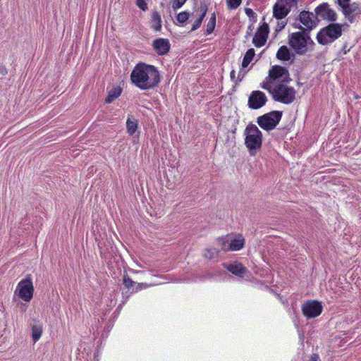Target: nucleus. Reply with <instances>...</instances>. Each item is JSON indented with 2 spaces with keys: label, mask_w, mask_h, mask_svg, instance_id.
I'll list each match as a JSON object with an SVG mask.
<instances>
[{
  "label": "nucleus",
  "mask_w": 361,
  "mask_h": 361,
  "mask_svg": "<svg viewBox=\"0 0 361 361\" xmlns=\"http://www.w3.org/2000/svg\"><path fill=\"white\" fill-rule=\"evenodd\" d=\"M289 6L284 5L278 1L273 6V16L276 19L286 18L290 11Z\"/></svg>",
  "instance_id": "nucleus-15"
},
{
  "label": "nucleus",
  "mask_w": 361,
  "mask_h": 361,
  "mask_svg": "<svg viewBox=\"0 0 361 361\" xmlns=\"http://www.w3.org/2000/svg\"><path fill=\"white\" fill-rule=\"evenodd\" d=\"M290 80L288 69L281 66H274L269 71V76L263 85L275 86L276 84L288 83Z\"/></svg>",
  "instance_id": "nucleus-6"
},
{
  "label": "nucleus",
  "mask_w": 361,
  "mask_h": 361,
  "mask_svg": "<svg viewBox=\"0 0 361 361\" xmlns=\"http://www.w3.org/2000/svg\"><path fill=\"white\" fill-rule=\"evenodd\" d=\"M196 16H197V18L192 24L191 31H195L201 26L202 20L204 18L207 12V6L205 4H201L200 8L196 11Z\"/></svg>",
  "instance_id": "nucleus-17"
},
{
  "label": "nucleus",
  "mask_w": 361,
  "mask_h": 361,
  "mask_svg": "<svg viewBox=\"0 0 361 361\" xmlns=\"http://www.w3.org/2000/svg\"><path fill=\"white\" fill-rule=\"evenodd\" d=\"M219 252V251L216 250V249H215V248H211V249H209L207 250V253L204 254V256L209 259H212L216 255H217Z\"/></svg>",
  "instance_id": "nucleus-33"
},
{
  "label": "nucleus",
  "mask_w": 361,
  "mask_h": 361,
  "mask_svg": "<svg viewBox=\"0 0 361 361\" xmlns=\"http://www.w3.org/2000/svg\"><path fill=\"white\" fill-rule=\"evenodd\" d=\"M253 30V25L251 24L249 27H248V30H247V35H250V33L252 32Z\"/></svg>",
  "instance_id": "nucleus-39"
},
{
  "label": "nucleus",
  "mask_w": 361,
  "mask_h": 361,
  "mask_svg": "<svg viewBox=\"0 0 361 361\" xmlns=\"http://www.w3.org/2000/svg\"><path fill=\"white\" fill-rule=\"evenodd\" d=\"M42 331L43 328L42 324H36L32 326V338L34 343H36L40 338Z\"/></svg>",
  "instance_id": "nucleus-23"
},
{
  "label": "nucleus",
  "mask_w": 361,
  "mask_h": 361,
  "mask_svg": "<svg viewBox=\"0 0 361 361\" xmlns=\"http://www.w3.org/2000/svg\"><path fill=\"white\" fill-rule=\"evenodd\" d=\"M303 314L307 318H314L321 314L322 305L316 300L307 301L302 307Z\"/></svg>",
  "instance_id": "nucleus-11"
},
{
  "label": "nucleus",
  "mask_w": 361,
  "mask_h": 361,
  "mask_svg": "<svg viewBox=\"0 0 361 361\" xmlns=\"http://www.w3.org/2000/svg\"><path fill=\"white\" fill-rule=\"evenodd\" d=\"M216 14L213 13L211 15L209 22L207 24L206 33L207 35L211 34L215 29L216 26Z\"/></svg>",
  "instance_id": "nucleus-26"
},
{
  "label": "nucleus",
  "mask_w": 361,
  "mask_h": 361,
  "mask_svg": "<svg viewBox=\"0 0 361 361\" xmlns=\"http://www.w3.org/2000/svg\"><path fill=\"white\" fill-rule=\"evenodd\" d=\"M245 145L250 155L254 156L262 147V133L255 124L250 123L245 130Z\"/></svg>",
  "instance_id": "nucleus-4"
},
{
  "label": "nucleus",
  "mask_w": 361,
  "mask_h": 361,
  "mask_svg": "<svg viewBox=\"0 0 361 361\" xmlns=\"http://www.w3.org/2000/svg\"><path fill=\"white\" fill-rule=\"evenodd\" d=\"M295 27L300 30L299 32L291 33L288 36V44L297 54L303 55L314 49V42L310 37V33L305 31V27L300 25H295Z\"/></svg>",
  "instance_id": "nucleus-2"
},
{
  "label": "nucleus",
  "mask_w": 361,
  "mask_h": 361,
  "mask_svg": "<svg viewBox=\"0 0 361 361\" xmlns=\"http://www.w3.org/2000/svg\"><path fill=\"white\" fill-rule=\"evenodd\" d=\"M152 27L155 31H160L161 29V18L159 13L154 11L152 15Z\"/></svg>",
  "instance_id": "nucleus-20"
},
{
  "label": "nucleus",
  "mask_w": 361,
  "mask_h": 361,
  "mask_svg": "<svg viewBox=\"0 0 361 361\" xmlns=\"http://www.w3.org/2000/svg\"><path fill=\"white\" fill-rule=\"evenodd\" d=\"M245 239L241 235H239L238 237L235 239L232 240L229 243L230 250H240L244 247Z\"/></svg>",
  "instance_id": "nucleus-19"
},
{
  "label": "nucleus",
  "mask_w": 361,
  "mask_h": 361,
  "mask_svg": "<svg viewBox=\"0 0 361 361\" xmlns=\"http://www.w3.org/2000/svg\"><path fill=\"white\" fill-rule=\"evenodd\" d=\"M132 82L141 90H150L158 86L160 74L154 66L138 63L130 74Z\"/></svg>",
  "instance_id": "nucleus-1"
},
{
  "label": "nucleus",
  "mask_w": 361,
  "mask_h": 361,
  "mask_svg": "<svg viewBox=\"0 0 361 361\" xmlns=\"http://www.w3.org/2000/svg\"><path fill=\"white\" fill-rule=\"evenodd\" d=\"M342 12L348 21L352 23L354 22L355 16L361 13V8L356 2L349 3L343 6Z\"/></svg>",
  "instance_id": "nucleus-14"
},
{
  "label": "nucleus",
  "mask_w": 361,
  "mask_h": 361,
  "mask_svg": "<svg viewBox=\"0 0 361 361\" xmlns=\"http://www.w3.org/2000/svg\"><path fill=\"white\" fill-rule=\"evenodd\" d=\"M350 0H337L338 4L343 8V6L350 3Z\"/></svg>",
  "instance_id": "nucleus-36"
},
{
  "label": "nucleus",
  "mask_w": 361,
  "mask_h": 361,
  "mask_svg": "<svg viewBox=\"0 0 361 361\" xmlns=\"http://www.w3.org/2000/svg\"><path fill=\"white\" fill-rule=\"evenodd\" d=\"M147 0H136L135 4L136 6L142 10L143 11H145L148 9L147 4L146 2Z\"/></svg>",
  "instance_id": "nucleus-31"
},
{
  "label": "nucleus",
  "mask_w": 361,
  "mask_h": 361,
  "mask_svg": "<svg viewBox=\"0 0 361 361\" xmlns=\"http://www.w3.org/2000/svg\"><path fill=\"white\" fill-rule=\"evenodd\" d=\"M267 98L265 94L259 90L252 91L248 99V106L252 109H258L262 107L267 102Z\"/></svg>",
  "instance_id": "nucleus-12"
},
{
  "label": "nucleus",
  "mask_w": 361,
  "mask_h": 361,
  "mask_svg": "<svg viewBox=\"0 0 361 361\" xmlns=\"http://www.w3.org/2000/svg\"><path fill=\"white\" fill-rule=\"evenodd\" d=\"M276 57L281 61H289L290 59V52L288 47L285 45L281 46L276 53Z\"/></svg>",
  "instance_id": "nucleus-21"
},
{
  "label": "nucleus",
  "mask_w": 361,
  "mask_h": 361,
  "mask_svg": "<svg viewBox=\"0 0 361 361\" xmlns=\"http://www.w3.org/2000/svg\"><path fill=\"white\" fill-rule=\"evenodd\" d=\"M190 17L189 13L186 11L181 12L178 14L176 19L178 23H185Z\"/></svg>",
  "instance_id": "nucleus-29"
},
{
  "label": "nucleus",
  "mask_w": 361,
  "mask_h": 361,
  "mask_svg": "<svg viewBox=\"0 0 361 361\" xmlns=\"http://www.w3.org/2000/svg\"><path fill=\"white\" fill-rule=\"evenodd\" d=\"M153 47L159 55H164L169 51L171 45L167 39L159 38L153 42Z\"/></svg>",
  "instance_id": "nucleus-16"
},
{
  "label": "nucleus",
  "mask_w": 361,
  "mask_h": 361,
  "mask_svg": "<svg viewBox=\"0 0 361 361\" xmlns=\"http://www.w3.org/2000/svg\"><path fill=\"white\" fill-rule=\"evenodd\" d=\"M127 132L130 135H133L137 128V121L133 118H128L126 121Z\"/></svg>",
  "instance_id": "nucleus-24"
},
{
  "label": "nucleus",
  "mask_w": 361,
  "mask_h": 361,
  "mask_svg": "<svg viewBox=\"0 0 361 361\" xmlns=\"http://www.w3.org/2000/svg\"><path fill=\"white\" fill-rule=\"evenodd\" d=\"M218 243H219L221 250H223L224 252L230 250V248H229L230 243H229L228 240H226L224 238H219L218 239Z\"/></svg>",
  "instance_id": "nucleus-27"
},
{
  "label": "nucleus",
  "mask_w": 361,
  "mask_h": 361,
  "mask_svg": "<svg viewBox=\"0 0 361 361\" xmlns=\"http://www.w3.org/2000/svg\"><path fill=\"white\" fill-rule=\"evenodd\" d=\"M277 23L275 28V32L277 33L282 30L287 25L288 20L286 18L276 19Z\"/></svg>",
  "instance_id": "nucleus-28"
},
{
  "label": "nucleus",
  "mask_w": 361,
  "mask_h": 361,
  "mask_svg": "<svg viewBox=\"0 0 361 361\" xmlns=\"http://www.w3.org/2000/svg\"><path fill=\"white\" fill-rule=\"evenodd\" d=\"M242 0H226L228 9H236L240 5Z\"/></svg>",
  "instance_id": "nucleus-30"
},
{
  "label": "nucleus",
  "mask_w": 361,
  "mask_h": 361,
  "mask_svg": "<svg viewBox=\"0 0 361 361\" xmlns=\"http://www.w3.org/2000/svg\"><path fill=\"white\" fill-rule=\"evenodd\" d=\"M244 75H245V73H243V74L242 75V76H240V73H239V74H238V80H239V81H241V80H242V79H243V78Z\"/></svg>",
  "instance_id": "nucleus-41"
},
{
  "label": "nucleus",
  "mask_w": 361,
  "mask_h": 361,
  "mask_svg": "<svg viewBox=\"0 0 361 361\" xmlns=\"http://www.w3.org/2000/svg\"><path fill=\"white\" fill-rule=\"evenodd\" d=\"M262 87L272 95L274 101L289 104L295 99L296 91L293 87L288 86L287 83L282 82L275 86L262 85Z\"/></svg>",
  "instance_id": "nucleus-3"
},
{
  "label": "nucleus",
  "mask_w": 361,
  "mask_h": 361,
  "mask_svg": "<svg viewBox=\"0 0 361 361\" xmlns=\"http://www.w3.org/2000/svg\"><path fill=\"white\" fill-rule=\"evenodd\" d=\"M224 267L233 274L239 277H243L244 274L247 271L246 268L240 263L224 264Z\"/></svg>",
  "instance_id": "nucleus-18"
},
{
  "label": "nucleus",
  "mask_w": 361,
  "mask_h": 361,
  "mask_svg": "<svg viewBox=\"0 0 361 361\" xmlns=\"http://www.w3.org/2000/svg\"><path fill=\"white\" fill-rule=\"evenodd\" d=\"M344 25L333 23L322 28L317 35V42L322 45L332 43L341 36Z\"/></svg>",
  "instance_id": "nucleus-5"
},
{
  "label": "nucleus",
  "mask_w": 361,
  "mask_h": 361,
  "mask_svg": "<svg viewBox=\"0 0 361 361\" xmlns=\"http://www.w3.org/2000/svg\"><path fill=\"white\" fill-rule=\"evenodd\" d=\"M16 290L18 291V295L25 302L31 300L33 296L34 287L32 279L30 276L20 281L17 286Z\"/></svg>",
  "instance_id": "nucleus-8"
},
{
  "label": "nucleus",
  "mask_w": 361,
  "mask_h": 361,
  "mask_svg": "<svg viewBox=\"0 0 361 361\" xmlns=\"http://www.w3.org/2000/svg\"><path fill=\"white\" fill-rule=\"evenodd\" d=\"M347 43H345L343 47V51L344 54H345L348 51H350V49H347Z\"/></svg>",
  "instance_id": "nucleus-38"
},
{
  "label": "nucleus",
  "mask_w": 361,
  "mask_h": 361,
  "mask_svg": "<svg viewBox=\"0 0 361 361\" xmlns=\"http://www.w3.org/2000/svg\"><path fill=\"white\" fill-rule=\"evenodd\" d=\"M122 92V89L120 87H116L111 89L108 92V95L105 99V102L109 104L112 102L115 99L118 97Z\"/></svg>",
  "instance_id": "nucleus-22"
},
{
  "label": "nucleus",
  "mask_w": 361,
  "mask_h": 361,
  "mask_svg": "<svg viewBox=\"0 0 361 361\" xmlns=\"http://www.w3.org/2000/svg\"><path fill=\"white\" fill-rule=\"evenodd\" d=\"M123 281V284L128 288H130L135 283V282L127 275L124 276Z\"/></svg>",
  "instance_id": "nucleus-34"
},
{
  "label": "nucleus",
  "mask_w": 361,
  "mask_h": 361,
  "mask_svg": "<svg viewBox=\"0 0 361 361\" xmlns=\"http://www.w3.org/2000/svg\"><path fill=\"white\" fill-rule=\"evenodd\" d=\"M230 75H231V80H232L233 81H234V79H235V71H233H233L231 72V74H230Z\"/></svg>",
  "instance_id": "nucleus-40"
},
{
  "label": "nucleus",
  "mask_w": 361,
  "mask_h": 361,
  "mask_svg": "<svg viewBox=\"0 0 361 361\" xmlns=\"http://www.w3.org/2000/svg\"><path fill=\"white\" fill-rule=\"evenodd\" d=\"M314 11L317 18L320 17L323 20L330 22H335L337 20V14L334 10L330 8L328 3H322L319 4Z\"/></svg>",
  "instance_id": "nucleus-10"
},
{
  "label": "nucleus",
  "mask_w": 361,
  "mask_h": 361,
  "mask_svg": "<svg viewBox=\"0 0 361 361\" xmlns=\"http://www.w3.org/2000/svg\"><path fill=\"white\" fill-rule=\"evenodd\" d=\"M245 11L246 15L250 18H255L257 17L256 13L251 8H245Z\"/></svg>",
  "instance_id": "nucleus-35"
},
{
  "label": "nucleus",
  "mask_w": 361,
  "mask_h": 361,
  "mask_svg": "<svg viewBox=\"0 0 361 361\" xmlns=\"http://www.w3.org/2000/svg\"><path fill=\"white\" fill-rule=\"evenodd\" d=\"M299 20L300 23L306 27V28H305V31L308 30L309 33H310V31L312 29L317 27L319 23V19L316 13H313L307 11H302L300 12L299 15Z\"/></svg>",
  "instance_id": "nucleus-9"
},
{
  "label": "nucleus",
  "mask_w": 361,
  "mask_h": 361,
  "mask_svg": "<svg viewBox=\"0 0 361 361\" xmlns=\"http://www.w3.org/2000/svg\"><path fill=\"white\" fill-rule=\"evenodd\" d=\"M269 32V25L267 23H263L260 25L252 39V43L256 47H261L264 46L267 40Z\"/></svg>",
  "instance_id": "nucleus-13"
},
{
  "label": "nucleus",
  "mask_w": 361,
  "mask_h": 361,
  "mask_svg": "<svg viewBox=\"0 0 361 361\" xmlns=\"http://www.w3.org/2000/svg\"><path fill=\"white\" fill-rule=\"evenodd\" d=\"M282 117V112L273 111L257 118L258 125L266 130H271L276 128Z\"/></svg>",
  "instance_id": "nucleus-7"
},
{
  "label": "nucleus",
  "mask_w": 361,
  "mask_h": 361,
  "mask_svg": "<svg viewBox=\"0 0 361 361\" xmlns=\"http://www.w3.org/2000/svg\"><path fill=\"white\" fill-rule=\"evenodd\" d=\"M187 0H173L171 3L172 8L174 11L180 8Z\"/></svg>",
  "instance_id": "nucleus-32"
},
{
  "label": "nucleus",
  "mask_w": 361,
  "mask_h": 361,
  "mask_svg": "<svg viewBox=\"0 0 361 361\" xmlns=\"http://www.w3.org/2000/svg\"><path fill=\"white\" fill-rule=\"evenodd\" d=\"M255 55V51L253 48L249 49L247 51L242 62L243 68H246L250 64V63L252 61Z\"/></svg>",
  "instance_id": "nucleus-25"
},
{
  "label": "nucleus",
  "mask_w": 361,
  "mask_h": 361,
  "mask_svg": "<svg viewBox=\"0 0 361 361\" xmlns=\"http://www.w3.org/2000/svg\"><path fill=\"white\" fill-rule=\"evenodd\" d=\"M309 361H321V360L318 354L314 353L311 355Z\"/></svg>",
  "instance_id": "nucleus-37"
}]
</instances>
